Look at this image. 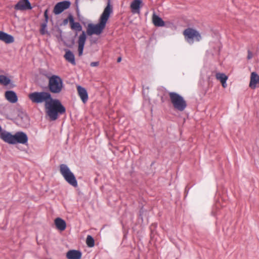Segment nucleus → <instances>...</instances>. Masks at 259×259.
Wrapping results in <instances>:
<instances>
[{
  "label": "nucleus",
  "instance_id": "nucleus-10",
  "mask_svg": "<svg viewBox=\"0 0 259 259\" xmlns=\"http://www.w3.org/2000/svg\"><path fill=\"white\" fill-rule=\"evenodd\" d=\"M86 34L84 31H82V33L79 35L78 40V55L79 56H81L83 53V50L84 48V46L85 44V42L86 40Z\"/></svg>",
  "mask_w": 259,
  "mask_h": 259
},
{
  "label": "nucleus",
  "instance_id": "nucleus-17",
  "mask_svg": "<svg viewBox=\"0 0 259 259\" xmlns=\"http://www.w3.org/2000/svg\"><path fill=\"white\" fill-rule=\"evenodd\" d=\"M77 89L78 95L82 101L85 103L88 99V95L87 90L79 85L77 86Z\"/></svg>",
  "mask_w": 259,
  "mask_h": 259
},
{
  "label": "nucleus",
  "instance_id": "nucleus-8",
  "mask_svg": "<svg viewBox=\"0 0 259 259\" xmlns=\"http://www.w3.org/2000/svg\"><path fill=\"white\" fill-rule=\"evenodd\" d=\"M14 9L17 11H25L32 9V7L28 0H20L14 6Z\"/></svg>",
  "mask_w": 259,
  "mask_h": 259
},
{
  "label": "nucleus",
  "instance_id": "nucleus-12",
  "mask_svg": "<svg viewBox=\"0 0 259 259\" xmlns=\"http://www.w3.org/2000/svg\"><path fill=\"white\" fill-rule=\"evenodd\" d=\"M0 137L5 142H6L9 144H14V135H12L10 133L6 132V131L2 132L0 134Z\"/></svg>",
  "mask_w": 259,
  "mask_h": 259
},
{
  "label": "nucleus",
  "instance_id": "nucleus-11",
  "mask_svg": "<svg viewBox=\"0 0 259 259\" xmlns=\"http://www.w3.org/2000/svg\"><path fill=\"white\" fill-rule=\"evenodd\" d=\"M249 86L252 89L259 87V75L255 72L251 73Z\"/></svg>",
  "mask_w": 259,
  "mask_h": 259
},
{
  "label": "nucleus",
  "instance_id": "nucleus-18",
  "mask_svg": "<svg viewBox=\"0 0 259 259\" xmlns=\"http://www.w3.org/2000/svg\"><path fill=\"white\" fill-rule=\"evenodd\" d=\"M68 19L69 21V23L70 25V27L72 30L80 31L82 30V26L78 22H75L74 21L73 17L70 15L68 17Z\"/></svg>",
  "mask_w": 259,
  "mask_h": 259
},
{
  "label": "nucleus",
  "instance_id": "nucleus-6",
  "mask_svg": "<svg viewBox=\"0 0 259 259\" xmlns=\"http://www.w3.org/2000/svg\"><path fill=\"white\" fill-rule=\"evenodd\" d=\"M185 39L188 42L193 41L195 40L199 41L202 39L200 33L197 30L192 28H188L185 29L183 32Z\"/></svg>",
  "mask_w": 259,
  "mask_h": 259
},
{
  "label": "nucleus",
  "instance_id": "nucleus-21",
  "mask_svg": "<svg viewBox=\"0 0 259 259\" xmlns=\"http://www.w3.org/2000/svg\"><path fill=\"white\" fill-rule=\"evenodd\" d=\"M64 58L67 61L69 62L72 64H75L74 55L70 51L68 50H66Z\"/></svg>",
  "mask_w": 259,
  "mask_h": 259
},
{
  "label": "nucleus",
  "instance_id": "nucleus-7",
  "mask_svg": "<svg viewBox=\"0 0 259 259\" xmlns=\"http://www.w3.org/2000/svg\"><path fill=\"white\" fill-rule=\"evenodd\" d=\"M70 3L68 1H63L58 3L54 7L53 13L55 15H59L64 10L69 8Z\"/></svg>",
  "mask_w": 259,
  "mask_h": 259
},
{
  "label": "nucleus",
  "instance_id": "nucleus-29",
  "mask_svg": "<svg viewBox=\"0 0 259 259\" xmlns=\"http://www.w3.org/2000/svg\"><path fill=\"white\" fill-rule=\"evenodd\" d=\"M121 60V57H118V59H117V62H120Z\"/></svg>",
  "mask_w": 259,
  "mask_h": 259
},
{
  "label": "nucleus",
  "instance_id": "nucleus-13",
  "mask_svg": "<svg viewBox=\"0 0 259 259\" xmlns=\"http://www.w3.org/2000/svg\"><path fill=\"white\" fill-rule=\"evenodd\" d=\"M81 257V253L79 250H70L66 253L67 259H80Z\"/></svg>",
  "mask_w": 259,
  "mask_h": 259
},
{
  "label": "nucleus",
  "instance_id": "nucleus-20",
  "mask_svg": "<svg viewBox=\"0 0 259 259\" xmlns=\"http://www.w3.org/2000/svg\"><path fill=\"white\" fill-rule=\"evenodd\" d=\"M55 224L57 229L61 231H64L66 229V222L60 218H57L55 220Z\"/></svg>",
  "mask_w": 259,
  "mask_h": 259
},
{
  "label": "nucleus",
  "instance_id": "nucleus-23",
  "mask_svg": "<svg viewBox=\"0 0 259 259\" xmlns=\"http://www.w3.org/2000/svg\"><path fill=\"white\" fill-rule=\"evenodd\" d=\"M10 79L5 75H0V84L7 85L10 83Z\"/></svg>",
  "mask_w": 259,
  "mask_h": 259
},
{
  "label": "nucleus",
  "instance_id": "nucleus-15",
  "mask_svg": "<svg viewBox=\"0 0 259 259\" xmlns=\"http://www.w3.org/2000/svg\"><path fill=\"white\" fill-rule=\"evenodd\" d=\"M0 40L6 44H11L14 41V38L13 36L2 31H0Z\"/></svg>",
  "mask_w": 259,
  "mask_h": 259
},
{
  "label": "nucleus",
  "instance_id": "nucleus-22",
  "mask_svg": "<svg viewBox=\"0 0 259 259\" xmlns=\"http://www.w3.org/2000/svg\"><path fill=\"white\" fill-rule=\"evenodd\" d=\"M152 21L156 26H163L165 25L164 22L162 19L155 14L153 15Z\"/></svg>",
  "mask_w": 259,
  "mask_h": 259
},
{
  "label": "nucleus",
  "instance_id": "nucleus-9",
  "mask_svg": "<svg viewBox=\"0 0 259 259\" xmlns=\"http://www.w3.org/2000/svg\"><path fill=\"white\" fill-rule=\"evenodd\" d=\"M14 144L18 143L24 144L27 142V136L23 132H17L14 135Z\"/></svg>",
  "mask_w": 259,
  "mask_h": 259
},
{
  "label": "nucleus",
  "instance_id": "nucleus-25",
  "mask_svg": "<svg viewBox=\"0 0 259 259\" xmlns=\"http://www.w3.org/2000/svg\"><path fill=\"white\" fill-rule=\"evenodd\" d=\"M47 27V23L45 22L44 23L42 24L41 25V28L40 30V33L42 35L47 33V31L46 30V28Z\"/></svg>",
  "mask_w": 259,
  "mask_h": 259
},
{
  "label": "nucleus",
  "instance_id": "nucleus-16",
  "mask_svg": "<svg viewBox=\"0 0 259 259\" xmlns=\"http://www.w3.org/2000/svg\"><path fill=\"white\" fill-rule=\"evenodd\" d=\"M142 4V0H134L131 4L130 7L133 13H140V9Z\"/></svg>",
  "mask_w": 259,
  "mask_h": 259
},
{
  "label": "nucleus",
  "instance_id": "nucleus-3",
  "mask_svg": "<svg viewBox=\"0 0 259 259\" xmlns=\"http://www.w3.org/2000/svg\"><path fill=\"white\" fill-rule=\"evenodd\" d=\"M168 95L170 103L175 109L182 112L186 108L187 102L180 95L176 92H169Z\"/></svg>",
  "mask_w": 259,
  "mask_h": 259
},
{
  "label": "nucleus",
  "instance_id": "nucleus-14",
  "mask_svg": "<svg viewBox=\"0 0 259 259\" xmlns=\"http://www.w3.org/2000/svg\"><path fill=\"white\" fill-rule=\"evenodd\" d=\"M215 78L216 79L220 81L222 87L224 88H226L227 86L226 83V81L227 80L228 77L225 73L217 72L215 73Z\"/></svg>",
  "mask_w": 259,
  "mask_h": 259
},
{
  "label": "nucleus",
  "instance_id": "nucleus-19",
  "mask_svg": "<svg viewBox=\"0 0 259 259\" xmlns=\"http://www.w3.org/2000/svg\"><path fill=\"white\" fill-rule=\"evenodd\" d=\"M5 96L7 100L12 103H15L17 102L18 100L17 95L13 91H7L5 93Z\"/></svg>",
  "mask_w": 259,
  "mask_h": 259
},
{
  "label": "nucleus",
  "instance_id": "nucleus-27",
  "mask_svg": "<svg viewBox=\"0 0 259 259\" xmlns=\"http://www.w3.org/2000/svg\"><path fill=\"white\" fill-rule=\"evenodd\" d=\"M99 64V62L98 61L97 62H93L91 63V66L92 67H96L98 66Z\"/></svg>",
  "mask_w": 259,
  "mask_h": 259
},
{
  "label": "nucleus",
  "instance_id": "nucleus-2",
  "mask_svg": "<svg viewBox=\"0 0 259 259\" xmlns=\"http://www.w3.org/2000/svg\"><path fill=\"white\" fill-rule=\"evenodd\" d=\"M113 12V7L111 5L110 0H108L107 5L101 14L99 22L97 24L90 23L88 25L87 33L89 36L92 35H100L105 28L106 23Z\"/></svg>",
  "mask_w": 259,
  "mask_h": 259
},
{
  "label": "nucleus",
  "instance_id": "nucleus-1",
  "mask_svg": "<svg viewBox=\"0 0 259 259\" xmlns=\"http://www.w3.org/2000/svg\"><path fill=\"white\" fill-rule=\"evenodd\" d=\"M28 97L34 103L45 102L47 114L52 120H56L59 114H64L66 111L61 102L58 99H53L49 92H33L29 94Z\"/></svg>",
  "mask_w": 259,
  "mask_h": 259
},
{
  "label": "nucleus",
  "instance_id": "nucleus-26",
  "mask_svg": "<svg viewBox=\"0 0 259 259\" xmlns=\"http://www.w3.org/2000/svg\"><path fill=\"white\" fill-rule=\"evenodd\" d=\"M48 10L47 9V10H46V11H45V13H44V16L45 18V22H46V23H48V19H49V16L48 15Z\"/></svg>",
  "mask_w": 259,
  "mask_h": 259
},
{
  "label": "nucleus",
  "instance_id": "nucleus-4",
  "mask_svg": "<svg viewBox=\"0 0 259 259\" xmlns=\"http://www.w3.org/2000/svg\"><path fill=\"white\" fill-rule=\"evenodd\" d=\"M48 88L49 91L54 94H59L63 88V80L61 77L56 75L48 76Z\"/></svg>",
  "mask_w": 259,
  "mask_h": 259
},
{
  "label": "nucleus",
  "instance_id": "nucleus-28",
  "mask_svg": "<svg viewBox=\"0 0 259 259\" xmlns=\"http://www.w3.org/2000/svg\"><path fill=\"white\" fill-rule=\"evenodd\" d=\"M252 53H251V52H248V56H247V58H248V59H251V58H252Z\"/></svg>",
  "mask_w": 259,
  "mask_h": 259
},
{
  "label": "nucleus",
  "instance_id": "nucleus-5",
  "mask_svg": "<svg viewBox=\"0 0 259 259\" xmlns=\"http://www.w3.org/2000/svg\"><path fill=\"white\" fill-rule=\"evenodd\" d=\"M60 170L61 174L68 183L74 187L77 186V183L75 177L66 165H60Z\"/></svg>",
  "mask_w": 259,
  "mask_h": 259
},
{
  "label": "nucleus",
  "instance_id": "nucleus-24",
  "mask_svg": "<svg viewBox=\"0 0 259 259\" xmlns=\"http://www.w3.org/2000/svg\"><path fill=\"white\" fill-rule=\"evenodd\" d=\"M86 243L89 247H93L94 245V240L93 238L90 235L88 236L86 240Z\"/></svg>",
  "mask_w": 259,
  "mask_h": 259
}]
</instances>
